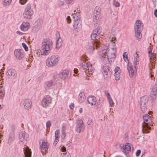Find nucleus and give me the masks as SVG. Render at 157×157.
I'll return each instance as SVG.
<instances>
[{
    "mask_svg": "<svg viewBox=\"0 0 157 157\" xmlns=\"http://www.w3.org/2000/svg\"><path fill=\"white\" fill-rule=\"evenodd\" d=\"M88 63H85L84 62H83V63L81 64L80 65L82 68L83 69L85 70L86 71Z\"/></svg>",
    "mask_w": 157,
    "mask_h": 157,
    "instance_id": "obj_35",
    "label": "nucleus"
},
{
    "mask_svg": "<svg viewBox=\"0 0 157 157\" xmlns=\"http://www.w3.org/2000/svg\"><path fill=\"white\" fill-rule=\"evenodd\" d=\"M114 75L115 76V79L116 80H119L120 78V73H114Z\"/></svg>",
    "mask_w": 157,
    "mask_h": 157,
    "instance_id": "obj_38",
    "label": "nucleus"
},
{
    "mask_svg": "<svg viewBox=\"0 0 157 157\" xmlns=\"http://www.w3.org/2000/svg\"><path fill=\"white\" fill-rule=\"evenodd\" d=\"M5 90L3 88H0V98L3 99L5 95Z\"/></svg>",
    "mask_w": 157,
    "mask_h": 157,
    "instance_id": "obj_33",
    "label": "nucleus"
},
{
    "mask_svg": "<svg viewBox=\"0 0 157 157\" xmlns=\"http://www.w3.org/2000/svg\"><path fill=\"white\" fill-rule=\"evenodd\" d=\"M72 16L73 17L74 19V20L75 21H76L78 20L77 19L78 18V17L75 14H73L72 15Z\"/></svg>",
    "mask_w": 157,
    "mask_h": 157,
    "instance_id": "obj_46",
    "label": "nucleus"
},
{
    "mask_svg": "<svg viewBox=\"0 0 157 157\" xmlns=\"http://www.w3.org/2000/svg\"><path fill=\"white\" fill-rule=\"evenodd\" d=\"M3 5L5 6H6L10 4L12 2V0H3Z\"/></svg>",
    "mask_w": 157,
    "mask_h": 157,
    "instance_id": "obj_34",
    "label": "nucleus"
},
{
    "mask_svg": "<svg viewBox=\"0 0 157 157\" xmlns=\"http://www.w3.org/2000/svg\"><path fill=\"white\" fill-rule=\"evenodd\" d=\"M148 101V99L146 96H143L141 98L140 106L142 112H144L146 110V104L147 103Z\"/></svg>",
    "mask_w": 157,
    "mask_h": 157,
    "instance_id": "obj_10",
    "label": "nucleus"
},
{
    "mask_svg": "<svg viewBox=\"0 0 157 157\" xmlns=\"http://www.w3.org/2000/svg\"><path fill=\"white\" fill-rule=\"evenodd\" d=\"M114 71H115V73H120L121 72V70L120 68L118 66H117L115 67L114 70Z\"/></svg>",
    "mask_w": 157,
    "mask_h": 157,
    "instance_id": "obj_41",
    "label": "nucleus"
},
{
    "mask_svg": "<svg viewBox=\"0 0 157 157\" xmlns=\"http://www.w3.org/2000/svg\"><path fill=\"white\" fill-rule=\"evenodd\" d=\"M33 13V10L31 8V5L30 3H28L23 13V17L25 18L30 19Z\"/></svg>",
    "mask_w": 157,
    "mask_h": 157,
    "instance_id": "obj_6",
    "label": "nucleus"
},
{
    "mask_svg": "<svg viewBox=\"0 0 157 157\" xmlns=\"http://www.w3.org/2000/svg\"><path fill=\"white\" fill-rule=\"evenodd\" d=\"M9 131L10 132L8 136V143L10 144L12 143L15 139V129L14 126H12L10 129Z\"/></svg>",
    "mask_w": 157,
    "mask_h": 157,
    "instance_id": "obj_13",
    "label": "nucleus"
},
{
    "mask_svg": "<svg viewBox=\"0 0 157 157\" xmlns=\"http://www.w3.org/2000/svg\"><path fill=\"white\" fill-rule=\"evenodd\" d=\"M43 78V76H39L38 78V81L39 82H40L42 80Z\"/></svg>",
    "mask_w": 157,
    "mask_h": 157,
    "instance_id": "obj_56",
    "label": "nucleus"
},
{
    "mask_svg": "<svg viewBox=\"0 0 157 157\" xmlns=\"http://www.w3.org/2000/svg\"><path fill=\"white\" fill-rule=\"evenodd\" d=\"M100 44V42L98 40L89 42L86 47L87 49L89 52H92L94 50V47H98Z\"/></svg>",
    "mask_w": 157,
    "mask_h": 157,
    "instance_id": "obj_8",
    "label": "nucleus"
},
{
    "mask_svg": "<svg viewBox=\"0 0 157 157\" xmlns=\"http://www.w3.org/2000/svg\"><path fill=\"white\" fill-rule=\"evenodd\" d=\"M14 55L17 58L21 60L24 57L23 51L19 49H15L14 51Z\"/></svg>",
    "mask_w": 157,
    "mask_h": 157,
    "instance_id": "obj_16",
    "label": "nucleus"
},
{
    "mask_svg": "<svg viewBox=\"0 0 157 157\" xmlns=\"http://www.w3.org/2000/svg\"><path fill=\"white\" fill-rule=\"evenodd\" d=\"M143 28V25L142 22L139 20L136 21L135 24L134 30L136 38L139 40L141 39L142 37L141 32Z\"/></svg>",
    "mask_w": 157,
    "mask_h": 157,
    "instance_id": "obj_4",
    "label": "nucleus"
},
{
    "mask_svg": "<svg viewBox=\"0 0 157 157\" xmlns=\"http://www.w3.org/2000/svg\"><path fill=\"white\" fill-rule=\"evenodd\" d=\"M59 60V56L57 55H53L46 60V64L48 67L55 66L57 64Z\"/></svg>",
    "mask_w": 157,
    "mask_h": 157,
    "instance_id": "obj_5",
    "label": "nucleus"
},
{
    "mask_svg": "<svg viewBox=\"0 0 157 157\" xmlns=\"http://www.w3.org/2000/svg\"><path fill=\"white\" fill-rule=\"evenodd\" d=\"M157 91L156 86L155 85H154L153 86L150 94V97L153 100H155L157 97Z\"/></svg>",
    "mask_w": 157,
    "mask_h": 157,
    "instance_id": "obj_18",
    "label": "nucleus"
},
{
    "mask_svg": "<svg viewBox=\"0 0 157 157\" xmlns=\"http://www.w3.org/2000/svg\"><path fill=\"white\" fill-rule=\"evenodd\" d=\"M24 105L26 109H29L31 108V101L29 99L25 100L24 102Z\"/></svg>",
    "mask_w": 157,
    "mask_h": 157,
    "instance_id": "obj_27",
    "label": "nucleus"
},
{
    "mask_svg": "<svg viewBox=\"0 0 157 157\" xmlns=\"http://www.w3.org/2000/svg\"><path fill=\"white\" fill-rule=\"evenodd\" d=\"M53 42L48 38L44 39L42 42V49L40 50L41 54L44 56L48 55L50 50L53 48Z\"/></svg>",
    "mask_w": 157,
    "mask_h": 157,
    "instance_id": "obj_2",
    "label": "nucleus"
},
{
    "mask_svg": "<svg viewBox=\"0 0 157 157\" xmlns=\"http://www.w3.org/2000/svg\"><path fill=\"white\" fill-rule=\"evenodd\" d=\"M144 122L142 125V131L143 133H149L151 129L150 127L151 124V118L148 114H145L143 117Z\"/></svg>",
    "mask_w": 157,
    "mask_h": 157,
    "instance_id": "obj_3",
    "label": "nucleus"
},
{
    "mask_svg": "<svg viewBox=\"0 0 157 157\" xmlns=\"http://www.w3.org/2000/svg\"><path fill=\"white\" fill-rule=\"evenodd\" d=\"M94 14H98V15H100V10L99 7L96 6L95 7L94 10Z\"/></svg>",
    "mask_w": 157,
    "mask_h": 157,
    "instance_id": "obj_36",
    "label": "nucleus"
},
{
    "mask_svg": "<svg viewBox=\"0 0 157 157\" xmlns=\"http://www.w3.org/2000/svg\"><path fill=\"white\" fill-rule=\"evenodd\" d=\"M30 27V25L29 23L27 22H23L20 26L21 30L23 31H27Z\"/></svg>",
    "mask_w": 157,
    "mask_h": 157,
    "instance_id": "obj_22",
    "label": "nucleus"
},
{
    "mask_svg": "<svg viewBox=\"0 0 157 157\" xmlns=\"http://www.w3.org/2000/svg\"><path fill=\"white\" fill-rule=\"evenodd\" d=\"M64 2L63 1H59V2L58 3V5L59 6H62L64 5Z\"/></svg>",
    "mask_w": 157,
    "mask_h": 157,
    "instance_id": "obj_47",
    "label": "nucleus"
},
{
    "mask_svg": "<svg viewBox=\"0 0 157 157\" xmlns=\"http://www.w3.org/2000/svg\"><path fill=\"white\" fill-rule=\"evenodd\" d=\"M66 127L65 126H63L62 128V132H65Z\"/></svg>",
    "mask_w": 157,
    "mask_h": 157,
    "instance_id": "obj_57",
    "label": "nucleus"
},
{
    "mask_svg": "<svg viewBox=\"0 0 157 157\" xmlns=\"http://www.w3.org/2000/svg\"><path fill=\"white\" fill-rule=\"evenodd\" d=\"M87 102L92 106L94 105L96 103V98L94 96H89L88 97Z\"/></svg>",
    "mask_w": 157,
    "mask_h": 157,
    "instance_id": "obj_21",
    "label": "nucleus"
},
{
    "mask_svg": "<svg viewBox=\"0 0 157 157\" xmlns=\"http://www.w3.org/2000/svg\"><path fill=\"white\" fill-rule=\"evenodd\" d=\"M141 153V151L140 150H138L136 152V156H138Z\"/></svg>",
    "mask_w": 157,
    "mask_h": 157,
    "instance_id": "obj_53",
    "label": "nucleus"
},
{
    "mask_svg": "<svg viewBox=\"0 0 157 157\" xmlns=\"http://www.w3.org/2000/svg\"><path fill=\"white\" fill-rule=\"evenodd\" d=\"M62 157H71V156L68 153H64V155H63Z\"/></svg>",
    "mask_w": 157,
    "mask_h": 157,
    "instance_id": "obj_54",
    "label": "nucleus"
},
{
    "mask_svg": "<svg viewBox=\"0 0 157 157\" xmlns=\"http://www.w3.org/2000/svg\"><path fill=\"white\" fill-rule=\"evenodd\" d=\"M56 83V82L55 80H51L49 81L46 82L44 83V86L45 87L48 88L54 85Z\"/></svg>",
    "mask_w": 157,
    "mask_h": 157,
    "instance_id": "obj_23",
    "label": "nucleus"
},
{
    "mask_svg": "<svg viewBox=\"0 0 157 157\" xmlns=\"http://www.w3.org/2000/svg\"><path fill=\"white\" fill-rule=\"evenodd\" d=\"M154 14L155 16L157 17V10H155Z\"/></svg>",
    "mask_w": 157,
    "mask_h": 157,
    "instance_id": "obj_62",
    "label": "nucleus"
},
{
    "mask_svg": "<svg viewBox=\"0 0 157 157\" xmlns=\"http://www.w3.org/2000/svg\"><path fill=\"white\" fill-rule=\"evenodd\" d=\"M152 51V48L151 46H149L148 47V51L149 55L151 54V53H150ZM149 55H148L149 56Z\"/></svg>",
    "mask_w": 157,
    "mask_h": 157,
    "instance_id": "obj_50",
    "label": "nucleus"
},
{
    "mask_svg": "<svg viewBox=\"0 0 157 157\" xmlns=\"http://www.w3.org/2000/svg\"><path fill=\"white\" fill-rule=\"evenodd\" d=\"M52 98L49 95L45 96L42 100L41 106L45 108L49 106L52 103Z\"/></svg>",
    "mask_w": 157,
    "mask_h": 157,
    "instance_id": "obj_7",
    "label": "nucleus"
},
{
    "mask_svg": "<svg viewBox=\"0 0 157 157\" xmlns=\"http://www.w3.org/2000/svg\"><path fill=\"white\" fill-rule=\"evenodd\" d=\"M7 74L9 76L13 77L14 78L17 76V73L16 71L13 69H10L8 70L7 72Z\"/></svg>",
    "mask_w": 157,
    "mask_h": 157,
    "instance_id": "obj_26",
    "label": "nucleus"
},
{
    "mask_svg": "<svg viewBox=\"0 0 157 157\" xmlns=\"http://www.w3.org/2000/svg\"><path fill=\"white\" fill-rule=\"evenodd\" d=\"M71 73L69 71L65 69L58 75V77L63 80L69 78L71 76Z\"/></svg>",
    "mask_w": 157,
    "mask_h": 157,
    "instance_id": "obj_12",
    "label": "nucleus"
},
{
    "mask_svg": "<svg viewBox=\"0 0 157 157\" xmlns=\"http://www.w3.org/2000/svg\"><path fill=\"white\" fill-rule=\"evenodd\" d=\"M61 151L63 152V155H64V153H67L66 151V148L63 147H61Z\"/></svg>",
    "mask_w": 157,
    "mask_h": 157,
    "instance_id": "obj_45",
    "label": "nucleus"
},
{
    "mask_svg": "<svg viewBox=\"0 0 157 157\" xmlns=\"http://www.w3.org/2000/svg\"><path fill=\"white\" fill-rule=\"evenodd\" d=\"M24 151L25 157H31V152L28 147H25Z\"/></svg>",
    "mask_w": 157,
    "mask_h": 157,
    "instance_id": "obj_29",
    "label": "nucleus"
},
{
    "mask_svg": "<svg viewBox=\"0 0 157 157\" xmlns=\"http://www.w3.org/2000/svg\"><path fill=\"white\" fill-rule=\"evenodd\" d=\"M67 22L68 23H71V18L69 16H67Z\"/></svg>",
    "mask_w": 157,
    "mask_h": 157,
    "instance_id": "obj_55",
    "label": "nucleus"
},
{
    "mask_svg": "<svg viewBox=\"0 0 157 157\" xmlns=\"http://www.w3.org/2000/svg\"><path fill=\"white\" fill-rule=\"evenodd\" d=\"M153 3H154V5H156V0H152Z\"/></svg>",
    "mask_w": 157,
    "mask_h": 157,
    "instance_id": "obj_64",
    "label": "nucleus"
},
{
    "mask_svg": "<svg viewBox=\"0 0 157 157\" xmlns=\"http://www.w3.org/2000/svg\"><path fill=\"white\" fill-rule=\"evenodd\" d=\"M100 17V15H98V14H94L93 16V20L94 21L96 22H97V21L99 19Z\"/></svg>",
    "mask_w": 157,
    "mask_h": 157,
    "instance_id": "obj_37",
    "label": "nucleus"
},
{
    "mask_svg": "<svg viewBox=\"0 0 157 157\" xmlns=\"http://www.w3.org/2000/svg\"><path fill=\"white\" fill-rule=\"evenodd\" d=\"M66 135V133L65 132H62L61 135V137L62 139H64Z\"/></svg>",
    "mask_w": 157,
    "mask_h": 157,
    "instance_id": "obj_49",
    "label": "nucleus"
},
{
    "mask_svg": "<svg viewBox=\"0 0 157 157\" xmlns=\"http://www.w3.org/2000/svg\"><path fill=\"white\" fill-rule=\"evenodd\" d=\"M104 93L105 95L107 97V99L111 97L110 94L108 91H104Z\"/></svg>",
    "mask_w": 157,
    "mask_h": 157,
    "instance_id": "obj_42",
    "label": "nucleus"
},
{
    "mask_svg": "<svg viewBox=\"0 0 157 157\" xmlns=\"http://www.w3.org/2000/svg\"><path fill=\"white\" fill-rule=\"evenodd\" d=\"M46 127L47 128L50 127L51 126V123L50 121H47L46 123Z\"/></svg>",
    "mask_w": 157,
    "mask_h": 157,
    "instance_id": "obj_51",
    "label": "nucleus"
},
{
    "mask_svg": "<svg viewBox=\"0 0 157 157\" xmlns=\"http://www.w3.org/2000/svg\"><path fill=\"white\" fill-rule=\"evenodd\" d=\"M127 68L128 70L130 77L131 78L134 75V71L133 70L131 64L128 63L127 65Z\"/></svg>",
    "mask_w": 157,
    "mask_h": 157,
    "instance_id": "obj_28",
    "label": "nucleus"
},
{
    "mask_svg": "<svg viewBox=\"0 0 157 157\" xmlns=\"http://www.w3.org/2000/svg\"><path fill=\"white\" fill-rule=\"evenodd\" d=\"M29 135L25 132L20 133L19 136L20 141L22 143H24L28 140Z\"/></svg>",
    "mask_w": 157,
    "mask_h": 157,
    "instance_id": "obj_15",
    "label": "nucleus"
},
{
    "mask_svg": "<svg viewBox=\"0 0 157 157\" xmlns=\"http://www.w3.org/2000/svg\"><path fill=\"white\" fill-rule=\"evenodd\" d=\"M88 65L86 71H84L86 75H87V76H88L87 75L88 72L89 73V74H91L94 72V68L92 67V65L91 64L89 63Z\"/></svg>",
    "mask_w": 157,
    "mask_h": 157,
    "instance_id": "obj_24",
    "label": "nucleus"
},
{
    "mask_svg": "<svg viewBox=\"0 0 157 157\" xmlns=\"http://www.w3.org/2000/svg\"><path fill=\"white\" fill-rule=\"evenodd\" d=\"M4 107V105H0V110L2 109Z\"/></svg>",
    "mask_w": 157,
    "mask_h": 157,
    "instance_id": "obj_63",
    "label": "nucleus"
},
{
    "mask_svg": "<svg viewBox=\"0 0 157 157\" xmlns=\"http://www.w3.org/2000/svg\"><path fill=\"white\" fill-rule=\"evenodd\" d=\"M102 72L104 79L106 80L109 79L110 74L109 72V69L107 66H103L102 69Z\"/></svg>",
    "mask_w": 157,
    "mask_h": 157,
    "instance_id": "obj_14",
    "label": "nucleus"
},
{
    "mask_svg": "<svg viewBox=\"0 0 157 157\" xmlns=\"http://www.w3.org/2000/svg\"><path fill=\"white\" fill-rule=\"evenodd\" d=\"M78 71V70L76 68H74V73L75 74H77Z\"/></svg>",
    "mask_w": 157,
    "mask_h": 157,
    "instance_id": "obj_61",
    "label": "nucleus"
},
{
    "mask_svg": "<svg viewBox=\"0 0 157 157\" xmlns=\"http://www.w3.org/2000/svg\"><path fill=\"white\" fill-rule=\"evenodd\" d=\"M86 99L84 93H80L79 97V101L80 102H82L85 101Z\"/></svg>",
    "mask_w": 157,
    "mask_h": 157,
    "instance_id": "obj_32",
    "label": "nucleus"
},
{
    "mask_svg": "<svg viewBox=\"0 0 157 157\" xmlns=\"http://www.w3.org/2000/svg\"><path fill=\"white\" fill-rule=\"evenodd\" d=\"M108 101L110 106L112 107L113 106L114 104V103L111 97L108 99Z\"/></svg>",
    "mask_w": 157,
    "mask_h": 157,
    "instance_id": "obj_39",
    "label": "nucleus"
},
{
    "mask_svg": "<svg viewBox=\"0 0 157 157\" xmlns=\"http://www.w3.org/2000/svg\"><path fill=\"white\" fill-rule=\"evenodd\" d=\"M56 48L59 49L62 46L63 40L60 37L59 34V33L56 34Z\"/></svg>",
    "mask_w": 157,
    "mask_h": 157,
    "instance_id": "obj_17",
    "label": "nucleus"
},
{
    "mask_svg": "<svg viewBox=\"0 0 157 157\" xmlns=\"http://www.w3.org/2000/svg\"><path fill=\"white\" fill-rule=\"evenodd\" d=\"M123 56L125 61H127L128 62V56L126 52H125L123 54Z\"/></svg>",
    "mask_w": 157,
    "mask_h": 157,
    "instance_id": "obj_40",
    "label": "nucleus"
},
{
    "mask_svg": "<svg viewBox=\"0 0 157 157\" xmlns=\"http://www.w3.org/2000/svg\"><path fill=\"white\" fill-rule=\"evenodd\" d=\"M40 149L44 151H47L48 149V147L47 143L44 141L42 142L41 144L40 143Z\"/></svg>",
    "mask_w": 157,
    "mask_h": 157,
    "instance_id": "obj_31",
    "label": "nucleus"
},
{
    "mask_svg": "<svg viewBox=\"0 0 157 157\" xmlns=\"http://www.w3.org/2000/svg\"><path fill=\"white\" fill-rule=\"evenodd\" d=\"M103 101H101L100 98L98 101L97 102V105H101L102 104Z\"/></svg>",
    "mask_w": 157,
    "mask_h": 157,
    "instance_id": "obj_48",
    "label": "nucleus"
},
{
    "mask_svg": "<svg viewBox=\"0 0 157 157\" xmlns=\"http://www.w3.org/2000/svg\"><path fill=\"white\" fill-rule=\"evenodd\" d=\"M23 47L24 48L25 50L26 51H27L28 50V48L26 44L23 43L22 44Z\"/></svg>",
    "mask_w": 157,
    "mask_h": 157,
    "instance_id": "obj_43",
    "label": "nucleus"
},
{
    "mask_svg": "<svg viewBox=\"0 0 157 157\" xmlns=\"http://www.w3.org/2000/svg\"><path fill=\"white\" fill-rule=\"evenodd\" d=\"M20 2L21 5H23L25 3L27 2V0H19Z\"/></svg>",
    "mask_w": 157,
    "mask_h": 157,
    "instance_id": "obj_52",
    "label": "nucleus"
},
{
    "mask_svg": "<svg viewBox=\"0 0 157 157\" xmlns=\"http://www.w3.org/2000/svg\"><path fill=\"white\" fill-rule=\"evenodd\" d=\"M115 37H112L108 46L100 52V59L104 63H108L110 59H113L116 57L117 47L115 43Z\"/></svg>",
    "mask_w": 157,
    "mask_h": 157,
    "instance_id": "obj_1",
    "label": "nucleus"
},
{
    "mask_svg": "<svg viewBox=\"0 0 157 157\" xmlns=\"http://www.w3.org/2000/svg\"><path fill=\"white\" fill-rule=\"evenodd\" d=\"M74 29L77 31H79L81 29L82 25L79 20L75 21L73 25Z\"/></svg>",
    "mask_w": 157,
    "mask_h": 157,
    "instance_id": "obj_19",
    "label": "nucleus"
},
{
    "mask_svg": "<svg viewBox=\"0 0 157 157\" xmlns=\"http://www.w3.org/2000/svg\"><path fill=\"white\" fill-rule=\"evenodd\" d=\"M113 4L116 7H119L120 5L119 3L118 2L116 1L114 2Z\"/></svg>",
    "mask_w": 157,
    "mask_h": 157,
    "instance_id": "obj_44",
    "label": "nucleus"
},
{
    "mask_svg": "<svg viewBox=\"0 0 157 157\" xmlns=\"http://www.w3.org/2000/svg\"><path fill=\"white\" fill-rule=\"evenodd\" d=\"M66 2L68 3L72 2L74 0H65Z\"/></svg>",
    "mask_w": 157,
    "mask_h": 157,
    "instance_id": "obj_58",
    "label": "nucleus"
},
{
    "mask_svg": "<svg viewBox=\"0 0 157 157\" xmlns=\"http://www.w3.org/2000/svg\"><path fill=\"white\" fill-rule=\"evenodd\" d=\"M123 151L126 154L128 153L129 151H130L131 150L130 144L128 143L126 144L123 146Z\"/></svg>",
    "mask_w": 157,
    "mask_h": 157,
    "instance_id": "obj_30",
    "label": "nucleus"
},
{
    "mask_svg": "<svg viewBox=\"0 0 157 157\" xmlns=\"http://www.w3.org/2000/svg\"><path fill=\"white\" fill-rule=\"evenodd\" d=\"M60 131L59 130H56L55 132V140L54 142V145H56L59 140Z\"/></svg>",
    "mask_w": 157,
    "mask_h": 157,
    "instance_id": "obj_25",
    "label": "nucleus"
},
{
    "mask_svg": "<svg viewBox=\"0 0 157 157\" xmlns=\"http://www.w3.org/2000/svg\"><path fill=\"white\" fill-rule=\"evenodd\" d=\"M100 29L97 27L95 29L91 35V38L93 40H98L101 43L100 38V36H102V34H100Z\"/></svg>",
    "mask_w": 157,
    "mask_h": 157,
    "instance_id": "obj_9",
    "label": "nucleus"
},
{
    "mask_svg": "<svg viewBox=\"0 0 157 157\" xmlns=\"http://www.w3.org/2000/svg\"><path fill=\"white\" fill-rule=\"evenodd\" d=\"M85 128V125L83 121L79 120L77 121L75 128V130L78 133H80L83 132Z\"/></svg>",
    "mask_w": 157,
    "mask_h": 157,
    "instance_id": "obj_11",
    "label": "nucleus"
},
{
    "mask_svg": "<svg viewBox=\"0 0 157 157\" xmlns=\"http://www.w3.org/2000/svg\"><path fill=\"white\" fill-rule=\"evenodd\" d=\"M74 107V105L73 103H72L70 105V108L71 109H73Z\"/></svg>",
    "mask_w": 157,
    "mask_h": 157,
    "instance_id": "obj_59",
    "label": "nucleus"
},
{
    "mask_svg": "<svg viewBox=\"0 0 157 157\" xmlns=\"http://www.w3.org/2000/svg\"><path fill=\"white\" fill-rule=\"evenodd\" d=\"M17 33L18 34H19V35H22L23 34V33H22V32H20V31H17Z\"/></svg>",
    "mask_w": 157,
    "mask_h": 157,
    "instance_id": "obj_60",
    "label": "nucleus"
},
{
    "mask_svg": "<svg viewBox=\"0 0 157 157\" xmlns=\"http://www.w3.org/2000/svg\"><path fill=\"white\" fill-rule=\"evenodd\" d=\"M133 56V64L135 69L137 70L138 67L137 65L139 64V58L137 52L134 54Z\"/></svg>",
    "mask_w": 157,
    "mask_h": 157,
    "instance_id": "obj_20",
    "label": "nucleus"
}]
</instances>
